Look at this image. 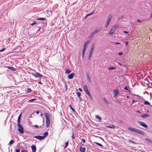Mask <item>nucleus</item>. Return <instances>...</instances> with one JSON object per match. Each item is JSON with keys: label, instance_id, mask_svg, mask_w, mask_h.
Masks as SVG:
<instances>
[{"label": "nucleus", "instance_id": "42", "mask_svg": "<svg viewBox=\"0 0 152 152\" xmlns=\"http://www.w3.org/2000/svg\"><path fill=\"white\" fill-rule=\"evenodd\" d=\"M104 102L106 103H108V101L105 98H104Z\"/></svg>", "mask_w": 152, "mask_h": 152}, {"label": "nucleus", "instance_id": "52", "mask_svg": "<svg viewBox=\"0 0 152 152\" xmlns=\"http://www.w3.org/2000/svg\"><path fill=\"white\" fill-rule=\"evenodd\" d=\"M118 54L119 55L121 56L123 54V53L122 52H120Z\"/></svg>", "mask_w": 152, "mask_h": 152}, {"label": "nucleus", "instance_id": "45", "mask_svg": "<svg viewBox=\"0 0 152 152\" xmlns=\"http://www.w3.org/2000/svg\"><path fill=\"white\" fill-rule=\"evenodd\" d=\"M21 114H20V115L18 117V120H20V118H21Z\"/></svg>", "mask_w": 152, "mask_h": 152}, {"label": "nucleus", "instance_id": "62", "mask_svg": "<svg viewBox=\"0 0 152 152\" xmlns=\"http://www.w3.org/2000/svg\"><path fill=\"white\" fill-rule=\"evenodd\" d=\"M137 113H140V111H139V110L137 111Z\"/></svg>", "mask_w": 152, "mask_h": 152}, {"label": "nucleus", "instance_id": "11", "mask_svg": "<svg viewBox=\"0 0 152 152\" xmlns=\"http://www.w3.org/2000/svg\"><path fill=\"white\" fill-rule=\"evenodd\" d=\"M89 42L88 41H86L84 44L83 49H86V47L88 45V44Z\"/></svg>", "mask_w": 152, "mask_h": 152}, {"label": "nucleus", "instance_id": "37", "mask_svg": "<svg viewBox=\"0 0 152 152\" xmlns=\"http://www.w3.org/2000/svg\"><path fill=\"white\" fill-rule=\"evenodd\" d=\"M48 134V132H46L45 133H44V136H43L44 137H45L46 136H47Z\"/></svg>", "mask_w": 152, "mask_h": 152}, {"label": "nucleus", "instance_id": "63", "mask_svg": "<svg viewBox=\"0 0 152 152\" xmlns=\"http://www.w3.org/2000/svg\"><path fill=\"white\" fill-rule=\"evenodd\" d=\"M126 98H127L129 99V96H126Z\"/></svg>", "mask_w": 152, "mask_h": 152}, {"label": "nucleus", "instance_id": "32", "mask_svg": "<svg viewBox=\"0 0 152 152\" xmlns=\"http://www.w3.org/2000/svg\"><path fill=\"white\" fill-rule=\"evenodd\" d=\"M94 143H96L97 145H99L101 147H102L103 146V145L101 144L100 143H99L98 142H94Z\"/></svg>", "mask_w": 152, "mask_h": 152}, {"label": "nucleus", "instance_id": "34", "mask_svg": "<svg viewBox=\"0 0 152 152\" xmlns=\"http://www.w3.org/2000/svg\"><path fill=\"white\" fill-rule=\"evenodd\" d=\"M68 144H69V142H68V141L67 142L65 143V145L64 147V148H66V147L68 146Z\"/></svg>", "mask_w": 152, "mask_h": 152}, {"label": "nucleus", "instance_id": "43", "mask_svg": "<svg viewBox=\"0 0 152 152\" xmlns=\"http://www.w3.org/2000/svg\"><path fill=\"white\" fill-rule=\"evenodd\" d=\"M33 127L37 129H38L39 127L38 126L36 125H34Z\"/></svg>", "mask_w": 152, "mask_h": 152}, {"label": "nucleus", "instance_id": "7", "mask_svg": "<svg viewBox=\"0 0 152 152\" xmlns=\"http://www.w3.org/2000/svg\"><path fill=\"white\" fill-rule=\"evenodd\" d=\"M83 89L85 91V92H86V93L87 94H89L90 92L88 90V89L86 85H85V86H84Z\"/></svg>", "mask_w": 152, "mask_h": 152}, {"label": "nucleus", "instance_id": "10", "mask_svg": "<svg viewBox=\"0 0 152 152\" xmlns=\"http://www.w3.org/2000/svg\"><path fill=\"white\" fill-rule=\"evenodd\" d=\"M113 92L114 94V96L116 97V96L118 94L119 91L117 89L114 90L113 91Z\"/></svg>", "mask_w": 152, "mask_h": 152}, {"label": "nucleus", "instance_id": "30", "mask_svg": "<svg viewBox=\"0 0 152 152\" xmlns=\"http://www.w3.org/2000/svg\"><path fill=\"white\" fill-rule=\"evenodd\" d=\"M119 27L118 25H114V26L113 28L115 29H117Z\"/></svg>", "mask_w": 152, "mask_h": 152}, {"label": "nucleus", "instance_id": "39", "mask_svg": "<svg viewBox=\"0 0 152 152\" xmlns=\"http://www.w3.org/2000/svg\"><path fill=\"white\" fill-rule=\"evenodd\" d=\"M96 117L99 119V120H101V117H99L98 115L96 116Z\"/></svg>", "mask_w": 152, "mask_h": 152}, {"label": "nucleus", "instance_id": "27", "mask_svg": "<svg viewBox=\"0 0 152 152\" xmlns=\"http://www.w3.org/2000/svg\"><path fill=\"white\" fill-rule=\"evenodd\" d=\"M37 20H46L45 18H37L36 19Z\"/></svg>", "mask_w": 152, "mask_h": 152}, {"label": "nucleus", "instance_id": "3", "mask_svg": "<svg viewBox=\"0 0 152 152\" xmlns=\"http://www.w3.org/2000/svg\"><path fill=\"white\" fill-rule=\"evenodd\" d=\"M112 15L110 14L109 15L107 19V21L106 24L105 25V28H107L109 26L110 23V20L112 18Z\"/></svg>", "mask_w": 152, "mask_h": 152}, {"label": "nucleus", "instance_id": "28", "mask_svg": "<svg viewBox=\"0 0 152 152\" xmlns=\"http://www.w3.org/2000/svg\"><path fill=\"white\" fill-rule=\"evenodd\" d=\"M69 107H70V108L73 111H75V110L72 107V106H71V104H70L69 105Z\"/></svg>", "mask_w": 152, "mask_h": 152}, {"label": "nucleus", "instance_id": "24", "mask_svg": "<svg viewBox=\"0 0 152 152\" xmlns=\"http://www.w3.org/2000/svg\"><path fill=\"white\" fill-rule=\"evenodd\" d=\"M101 28H100V29L99 28V29H96L95 30L94 32H95L96 33H98L100 31H101Z\"/></svg>", "mask_w": 152, "mask_h": 152}, {"label": "nucleus", "instance_id": "9", "mask_svg": "<svg viewBox=\"0 0 152 152\" xmlns=\"http://www.w3.org/2000/svg\"><path fill=\"white\" fill-rule=\"evenodd\" d=\"M74 75L75 74L74 73H71L68 75V77L69 79H72L73 78Z\"/></svg>", "mask_w": 152, "mask_h": 152}, {"label": "nucleus", "instance_id": "48", "mask_svg": "<svg viewBox=\"0 0 152 152\" xmlns=\"http://www.w3.org/2000/svg\"><path fill=\"white\" fill-rule=\"evenodd\" d=\"M82 141L84 143L85 142V139L83 138L82 139Z\"/></svg>", "mask_w": 152, "mask_h": 152}, {"label": "nucleus", "instance_id": "15", "mask_svg": "<svg viewBox=\"0 0 152 152\" xmlns=\"http://www.w3.org/2000/svg\"><path fill=\"white\" fill-rule=\"evenodd\" d=\"M149 116V115L148 114H142L141 115V117L143 118H145Z\"/></svg>", "mask_w": 152, "mask_h": 152}, {"label": "nucleus", "instance_id": "44", "mask_svg": "<svg viewBox=\"0 0 152 152\" xmlns=\"http://www.w3.org/2000/svg\"><path fill=\"white\" fill-rule=\"evenodd\" d=\"M87 94L90 97V99H92V98L91 97V95H90V93H89V94Z\"/></svg>", "mask_w": 152, "mask_h": 152}, {"label": "nucleus", "instance_id": "40", "mask_svg": "<svg viewBox=\"0 0 152 152\" xmlns=\"http://www.w3.org/2000/svg\"><path fill=\"white\" fill-rule=\"evenodd\" d=\"M18 126L19 128L22 127L20 124H18Z\"/></svg>", "mask_w": 152, "mask_h": 152}, {"label": "nucleus", "instance_id": "20", "mask_svg": "<svg viewBox=\"0 0 152 152\" xmlns=\"http://www.w3.org/2000/svg\"><path fill=\"white\" fill-rule=\"evenodd\" d=\"M16 152H20V151L19 149H17L16 150ZM21 152H27V151L26 150H23L21 151Z\"/></svg>", "mask_w": 152, "mask_h": 152}, {"label": "nucleus", "instance_id": "16", "mask_svg": "<svg viewBox=\"0 0 152 152\" xmlns=\"http://www.w3.org/2000/svg\"><path fill=\"white\" fill-rule=\"evenodd\" d=\"M107 128H112V129H114L115 128L116 126H115L113 125H111L110 126H106Z\"/></svg>", "mask_w": 152, "mask_h": 152}, {"label": "nucleus", "instance_id": "5", "mask_svg": "<svg viewBox=\"0 0 152 152\" xmlns=\"http://www.w3.org/2000/svg\"><path fill=\"white\" fill-rule=\"evenodd\" d=\"M138 124L144 128H147L148 126L144 122L139 121H138Z\"/></svg>", "mask_w": 152, "mask_h": 152}, {"label": "nucleus", "instance_id": "31", "mask_svg": "<svg viewBox=\"0 0 152 152\" xmlns=\"http://www.w3.org/2000/svg\"><path fill=\"white\" fill-rule=\"evenodd\" d=\"M31 91V89L30 88H28L27 90V92L28 93H30Z\"/></svg>", "mask_w": 152, "mask_h": 152}, {"label": "nucleus", "instance_id": "61", "mask_svg": "<svg viewBox=\"0 0 152 152\" xmlns=\"http://www.w3.org/2000/svg\"><path fill=\"white\" fill-rule=\"evenodd\" d=\"M139 152H145V151H140Z\"/></svg>", "mask_w": 152, "mask_h": 152}, {"label": "nucleus", "instance_id": "47", "mask_svg": "<svg viewBox=\"0 0 152 152\" xmlns=\"http://www.w3.org/2000/svg\"><path fill=\"white\" fill-rule=\"evenodd\" d=\"M95 33H96L95 32H94V31L93 32H92L91 33V36H93L94 35Z\"/></svg>", "mask_w": 152, "mask_h": 152}, {"label": "nucleus", "instance_id": "18", "mask_svg": "<svg viewBox=\"0 0 152 152\" xmlns=\"http://www.w3.org/2000/svg\"><path fill=\"white\" fill-rule=\"evenodd\" d=\"M94 49V45L93 44L92 45L91 50L90 52V54H92L93 52V50Z\"/></svg>", "mask_w": 152, "mask_h": 152}, {"label": "nucleus", "instance_id": "36", "mask_svg": "<svg viewBox=\"0 0 152 152\" xmlns=\"http://www.w3.org/2000/svg\"><path fill=\"white\" fill-rule=\"evenodd\" d=\"M94 12H92L91 13H90V14H87L86 15V17H87V16H90V15H91V14H94Z\"/></svg>", "mask_w": 152, "mask_h": 152}, {"label": "nucleus", "instance_id": "4", "mask_svg": "<svg viewBox=\"0 0 152 152\" xmlns=\"http://www.w3.org/2000/svg\"><path fill=\"white\" fill-rule=\"evenodd\" d=\"M32 75L34 77H41L42 75L38 72L32 73Z\"/></svg>", "mask_w": 152, "mask_h": 152}, {"label": "nucleus", "instance_id": "14", "mask_svg": "<svg viewBox=\"0 0 152 152\" xmlns=\"http://www.w3.org/2000/svg\"><path fill=\"white\" fill-rule=\"evenodd\" d=\"M85 150L86 148H85L80 147L79 151L80 152H85Z\"/></svg>", "mask_w": 152, "mask_h": 152}, {"label": "nucleus", "instance_id": "13", "mask_svg": "<svg viewBox=\"0 0 152 152\" xmlns=\"http://www.w3.org/2000/svg\"><path fill=\"white\" fill-rule=\"evenodd\" d=\"M18 130L20 133L23 134L24 133V129L23 127L18 129Z\"/></svg>", "mask_w": 152, "mask_h": 152}, {"label": "nucleus", "instance_id": "54", "mask_svg": "<svg viewBox=\"0 0 152 152\" xmlns=\"http://www.w3.org/2000/svg\"><path fill=\"white\" fill-rule=\"evenodd\" d=\"M125 43H126V45H127L128 44V41H126V42Z\"/></svg>", "mask_w": 152, "mask_h": 152}, {"label": "nucleus", "instance_id": "25", "mask_svg": "<svg viewBox=\"0 0 152 152\" xmlns=\"http://www.w3.org/2000/svg\"><path fill=\"white\" fill-rule=\"evenodd\" d=\"M115 69V67H109L108 69L109 70H112Z\"/></svg>", "mask_w": 152, "mask_h": 152}, {"label": "nucleus", "instance_id": "21", "mask_svg": "<svg viewBox=\"0 0 152 152\" xmlns=\"http://www.w3.org/2000/svg\"><path fill=\"white\" fill-rule=\"evenodd\" d=\"M145 140L148 142L149 143H152V141L148 138H145Z\"/></svg>", "mask_w": 152, "mask_h": 152}, {"label": "nucleus", "instance_id": "46", "mask_svg": "<svg viewBox=\"0 0 152 152\" xmlns=\"http://www.w3.org/2000/svg\"><path fill=\"white\" fill-rule=\"evenodd\" d=\"M35 24H36V22L35 21H34L33 22V23H32L31 24V25L32 26H33Z\"/></svg>", "mask_w": 152, "mask_h": 152}, {"label": "nucleus", "instance_id": "55", "mask_svg": "<svg viewBox=\"0 0 152 152\" xmlns=\"http://www.w3.org/2000/svg\"><path fill=\"white\" fill-rule=\"evenodd\" d=\"M79 90L80 91H82V89L81 88H79Z\"/></svg>", "mask_w": 152, "mask_h": 152}, {"label": "nucleus", "instance_id": "8", "mask_svg": "<svg viewBox=\"0 0 152 152\" xmlns=\"http://www.w3.org/2000/svg\"><path fill=\"white\" fill-rule=\"evenodd\" d=\"M34 137L39 140H42L45 138V137L40 136H35Z\"/></svg>", "mask_w": 152, "mask_h": 152}, {"label": "nucleus", "instance_id": "22", "mask_svg": "<svg viewBox=\"0 0 152 152\" xmlns=\"http://www.w3.org/2000/svg\"><path fill=\"white\" fill-rule=\"evenodd\" d=\"M71 72V70H70L68 69H66L65 73L67 74H69Z\"/></svg>", "mask_w": 152, "mask_h": 152}, {"label": "nucleus", "instance_id": "53", "mask_svg": "<svg viewBox=\"0 0 152 152\" xmlns=\"http://www.w3.org/2000/svg\"><path fill=\"white\" fill-rule=\"evenodd\" d=\"M124 33H125L127 34V33H128V31H124Z\"/></svg>", "mask_w": 152, "mask_h": 152}, {"label": "nucleus", "instance_id": "56", "mask_svg": "<svg viewBox=\"0 0 152 152\" xmlns=\"http://www.w3.org/2000/svg\"><path fill=\"white\" fill-rule=\"evenodd\" d=\"M114 43L116 44H120V43L119 42H114Z\"/></svg>", "mask_w": 152, "mask_h": 152}, {"label": "nucleus", "instance_id": "33", "mask_svg": "<svg viewBox=\"0 0 152 152\" xmlns=\"http://www.w3.org/2000/svg\"><path fill=\"white\" fill-rule=\"evenodd\" d=\"M77 94L78 96V97H80L81 96L80 93L78 92H77Z\"/></svg>", "mask_w": 152, "mask_h": 152}, {"label": "nucleus", "instance_id": "29", "mask_svg": "<svg viewBox=\"0 0 152 152\" xmlns=\"http://www.w3.org/2000/svg\"><path fill=\"white\" fill-rule=\"evenodd\" d=\"M14 143V141L12 140H10L9 142V144L10 145H11L12 144Z\"/></svg>", "mask_w": 152, "mask_h": 152}, {"label": "nucleus", "instance_id": "12", "mask_svg": "<svg viewBox=\"0 0 152 152\" xmlns=\"http://www.w3.org/2000/svg\"><path fill=\"white\" fill-rule=\"evenodd\" d=\"M31 148L32 150V152H36V148L35 145H32L31 146Z\"/></svg>", "mask_w": 152, "mask_h": 152}, {"label": "nucleus", "instance_id": "35", "mask_svg": "<svg viewBox=\"0 0 152 152\" xmlns=\"http://www.w3.org/2000/svg\"><path fill=\"white\" fill-rule=\"evenodd\" d=\"M5 50V48H2L1 50H0V52H3Z\"/></svg>", "mask_w": 152, "mask_h": 152}, {"label": "nucleus", "instance_id": "38", "mask_svg": "<svg viewBox=\"0 0 152 152\" xmlns=\"http://www.w3.org/2000/svg\"><path fill=\"white\" fill-rule=\"evenodd\" d=\"M124 89L126 90H128L129 92H130V90L129 89V90L128 89V88L127 86H126L125 88H124Z\"/></svg>", "mask_w": 152, "mask_h": 152}, {"label": "nucleus", "instance_id": "26", "mask_svg": "<svg viewBox=\"0 0 152 152\" xmlns=\"http://www.w3.org/2000/svg\"><path fill=\"white\" fill-rule=\"evenodd\" d=\"M87 78L88 79V81L89 82L91 83V78H90V76H89L88 75L87 76Z\"/></svg>", "mask_w": 152, "mask_h": 152}, {"label": "nucleus", "instance_id": "57", "mask_svg": "<svg viewBox=\"0 0 152 152\" xmlns=\"http://www.w3.org/2000/svg\"><path fill=\"white\" fill-rule=\"evenodd\" d=\"M46 23H47V22H46L45 23H44V26H46V25H47V24H46Z\"/></svg>", "mask_w": 152, "mask_h": 152}, {"label": "nucleus", "instance_id": "41", "mask_svg": "<svg viewBox=\"0 0 152 152\" xmlns=\"http://www.w3.org/2000/svg\"><path fill=\"white\" fill-rule=\"evenodd\" d=\"M36 99H30V100H29L28 101L29 102H33L35 100H36Z\"/></svg>", "mask_w": 152, "mask_h": 152}, {"label": "nucleus", "instance_id": "23", "mask_svg": "<svg viewBox=\"0 0 152 152\" xmlns=\"http://www.w3.org/2000/svg\"><path fill=\"white\" fill-rule=\"evenodd\" d=\"M86 50L85 49H83L82 51V57L83 58L84 57Z\"/></svg>", "mask_w": 152, "mask_h": 152}, {"label": "nucleus", "instance_id": "2", "mask_svg": "<svg viewBox=\"0 0 152 152\" xmlns=\"http://www.w3.org/2000/svg\"><path fill=\"white\" fill-rule=\"evenodd\" d=\"M46 119V127L48 128L50 125V115L48 113H45L44 114Z\"/></svg>", "mask_w": 152, "mask_h": 152}, {"label": "nucleus", "instance_id": "60", "mask_svg": "<svg viewBox=\"0 0 152 152\" xmlns=\"http://www.w3.org/2000/svg\"><path fill=\"white\" fill-rule=\"evenodd\" d=\"M38 83H39V84H42V83L41 82H40V81L39 82H38Z\"/></svg>", "mask_w": 152, "mask_h": 152}, {"label": "nucleus", "instance_id": "59", "mask_svg": "<svg viewBox=\"0 0 152 152\" xmlns=\"http://www.w3.org/2000/svg\"><path fill=\"white\" fill-rule=\"evenodd\" d=\"M36 113H37V114H39V111H36Z\"/></svg>", "mask_w": 152, "mask_h": 152}, {"label": "nucleus", "instance_id": "19", "mask_svg": "<svg viewBox=\"0 0 152 152\" xmlns=\"http://www.w3.org/2000/svg\"><path fill=\"white\" fill-rule=\"evenodd\" d=\"M144 104L145 105H149L152 107V106L151 105L150 103L147 101H145L144 102Z\"/></svg>", "mask_w": 152, "mask_h": 152}, {"label": "nucleus", "instance_id": "50", "mask_svg": "<svg viewBox=\"0 0 152 152\" xmlns=\"http://www.w3.org/2000/svg\"><path fill=\"white\" fill-rule=\"evenodd\" d=\"M92 55V54H90V53H89V55L88 57V59H89L91 57Z\"/></svg>", "mask_w": 152, "mask_h": 152}, {"label": "nucleus", "instance_id": "64", "mask_svg": "<svg viewBox=\"0 0 152 152\" xmlns=\"http://www.w3.org/2000/svg\"><path fill=\"white\" fill-rule=\"evenodd\" d=\"M137 21L139 22H141V21H140L139 20H138Z\"/></svg>", "mask_w": 152, "mask_h": 152}, {"label": "nucleus", "instance_id": "49", "mask_svg": "<svg viewBox=\"0 0 152 152\" xmlns=\"http://www.w3.org/2000/svg\"><path fill=\"white\" fill-rule=\"evenodd\" d=\"M72 138L73 139H75V137H74V133H72Z\"/></svg>", "mask_w": 152, "mask_h": 152}, {"label": "nucleus", "instance_id": "51", "mask_svg": "<svg viewBox=\"0 0 152 152\" xmlns=\"http://www.w3.org/2000/svg\"><path fill=\"white\" fill-rule=\"evenodd\" d=\"M17 122H18V124H20V120L18 119Z\"/></svg>", "mask_w": 152, "mask_h": 152}, {"label": "nucleus", "instance_id": "6", "mask_svg": "<svg viewBox=\"0 0 152 152\" xmlns=\"http://www.w3.org/2000/svg\"><path fill=\"white\" fill-rule=\"evenodd\" d=\"M115 31V29L114 28H112V29H111L109 31V34L110 35H113L114 32Z\"/></svg>", "mask_w": 152, "mask_h": 152}, {"label": "nucleus", "instance_id": "1", "mask_svg": "<svg viewBox=\"0 0 152 152\" xmlns=\"http://www.w3.org/2000/svg\"><path fill=\"white\" fill-rule=\"evenodd\" d=\"M128 129L129 130L136 133H138L142 135H144L145 134L144 132L140 130L130 127H128Z\"/></svg>", "mask_w": 152, "mask_h": 152}, {"label": "nucleus", "instance_id": "58", "mask_svg": "<svg viewBox=\"0 0 152 152\" xmlns=\"http://www.w3.org/2000/svg\"><path fill=\"white\" fill-rule=\"evenodd\" d=\"M135 101V100L134 99H133L132 100V103H133Z\"/></svg>", "mask_w": 152, "mask_h": 152}, {"label": "nucleus", "instance_id": "17", "mask_svg": "<svg viewBox=\"0 0 152 152\" xmlns=\"http://www.w3.org/2000/svg\"><path fill=\"white\" fill-rule=\"evenodd\" d=\"M7 68L8 69H10L12 70V71H15L16 69L15 68H14V67H10V66H7Z\"/></svg>", "mask_w": 152, "mask_h": 152}]
</instances>
